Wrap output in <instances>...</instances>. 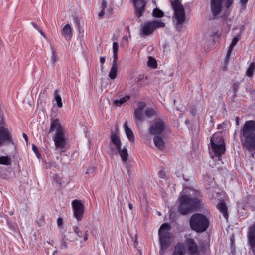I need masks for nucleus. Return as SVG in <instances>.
Here are the masks:
<instances>
[{
  "label": "nucleus",
  "mask_w": 255,
  "mask_h": 255,
  "mask_svg": "<svg viewBox=\"0 0 255 255\" xmlns=\"http://www.w3.org/2000/svg\"><path fill=\"white\" fill-rule=\"evenodd\" d=\"M199 192L195 190L188 188H184L179 198V212L182 215H185L199 208L202 204V201L199 199Z\"/></svg>",
  "instance_id": "nucleus-1"
},
{
  "label": "nucleus",
  "mask_w": 255,
  "mask_h": 255,
  "mask_svg": "<svg viewBox=\"0 0 255 255\" xmlns=\"http://www.w3.org/2000/svg\"><path fill=\"white\" fill-rule=\"evenodd\" d=\"M240 141L244 148L248 150L255 149V120L244 123L240 133Z\"/></svg>",
  "instance_id": "nucleus-2"
},
{
  "label": "nucleus",
  "mask_w": 255,
  "mask_h": 255,
  "mask_svg": "<svg viewBox=\"0 0 255 255\" xmlns=\"http://www.w3.org/2000/svg\"><path fill=\"white\" fill-rule=\"evenodd\" d=\"M53 132H55V134L53 139L56 149L64 148L66 144L64 136L65 131L64 128L61 125L58 119L51 118L50 119V125L49 128L45 130V134L48 135Z\"/></svg>",
  "instance_id": "nucleus-3"
},
{
  "label": "nucleus",
  "mask_w": 255,
  "mask_h": 255,
  "mask_svg": "<svg viewBox=\"0 0 255 255\" xmlns=\"http://www.w3.org/2000/svg\"><path fill=\"white\" fill-rule=\"evenodd\" d=\"M211 148L210 154L213 159L217 158L220 160V155L223 154L225 151V144L223 138V134L221 132L214 133L210 139Z\"/></svg>",
  "instance_id": "nucleus-4"
},
{
  "label": "nucleus",
  "mask_w": 255,
  "mask_h": 255,
  "mask_svg": "<svg viewBox=\"0 0 255 255\" xmlns=\"http://www.w3.org/2000/svg\"><path fill=\"white\" fill-rule=\"evenodd\" d=\"M172 8L174 10V16L173 20L175 23L177 30L180 31L182 25L185 20V12L183 5L181 4L180 0H176L172 2Z\"/></svg>",
  "instance_id": "nucleus-5"
},
{
  "label": "nucleus",
  "mask_w": 255,
  "mask_h": 255,
  "mask_svg": "<svg viewBox=\"0 0 255 255\" xmlns=\"http://www.w3.org/2000/svg\"><path fill=\"white\" fill-rule=\"evenodd\" d=\"M190 225L192 229L198 232H202L205 231L208 228L209 221L205 216L195 213L190 218Z\"/></svg>",
  "instance_id": "nucleus-6"
},
{
  "label": "nucleus",
  "mask_w": 255,
  "mask_h": 255,
  "mask_svg": "<svg viewBox=\"0 0 255 255\" xmlns=\"http://www.w3.org/2000/svg\"><path fill=\"white\" fill-rule=\"evenodd\" d=\"M169 230L170 226L167 223L162 224L159 229L158 235L161 246V250L159 252L160 255L164 254V251L171 243L172 235L169 232Z\"/></svg>",
  "instance_id": "nucleus-7"
},
{
  "label": "nucleus",
  "mask_w": 255,
  "mask_h": 255,
  "mask_svg": "<svg viewBox=\"0 0 255 255\" xmlns=\"http://www.w3.org/2000/svg\"><path fill=\"white\" fill-rule=\"evenodd\" d=\"M111 141L115 147L123 163H126L128 157V154L125 146L122 147V142L117 132L112 133L111 135Z\"/></svg>",
  "instance_id": "nucleus-8"
},
{
  "label": "nucleus",
  "mask_w": 255,
  "mask_h": 255,
  "mask_svg": "<svg viewBox=\"0 0 255 255\" xmlns=\"http://www.w3.org/2000/svg\"><path fill=\"white\" fill-rule=\"evenodd\" d=\"M165 26V23L159 20L147 22L141 26L140 34L147 36L151 34L156 29L164 27Z\"/></svg>",
  "instance_id": "nucleus-9"
},
{
  "label": "nucleus",
  "mask_w": 255,
  "mask_h": 255,
  "mask_svg": "<svg viewBox=\"0 0 255 255\" xmlns=\"http://www.w3.org/2000/svg\"><path fill=\"white\" fill-rule=\"evenodd\" d=\"M234 0H224L225 6L230 7ZM222 9V0H211V10L214 16L218 15Z\"/></svg>",
  "instance_id": "nucleus-10"
},
{
  "label": "nucleus",
  "mask_w": 255,
  "mask_h": 255,
  "mask_svg": "<svg viewBox=\"0 0 255 255\" xmlns=\"http://www.w3.org/2000/svg\"><path fill=\"white\" fill-rule=\"evenodd\" d=\"M166 128L165 121L161 119H155L149 128V132L151 134H159L164 131Z\"/></svg>",
  "instance_id": "nucleus-11"
},
{
  "label": "nucleus",
  "mask_w": 255,
  "mask_h": 255,
  "mask_svg": "<svg viewBox=\"0 0 255 255\" xmlns=\"http://www.w3.org/2000/svg\"><path fill=\"white\" fill-rule=\"evenodd\" d=\"M12 136L9 129L3 126L0 127V147L3 144L12 143Z\"/></svg>",
  "instance_id": "nucleus-12"
},
{
  "label": "nucleus",
  "mask_w": 255,
  "mask_h": 255,
  "mask_svg": "<svg viewBox=\"0 0 255 255\" xmlns=\"http://www.w3.org/2000/svg\"><path fill=\"white\" fill-rule=\"evenodd\" d=\"M74 210V216L78 221H81L84 212V205L81 202L78 200H74L72 202Z\"/></svg>",
  "instance_id": "nucleus-13"
},
{
  "label": "nucleus",
  "mask_w": 255,
  "mask_h": 255,
  "mask_svg": "<svg viewBox=\"0 0 255 255\" xmlns=\"http://www.w3.org/2000/svg\"><path fill=\"white\" fill-rule=\"evenodd\" d=\"M146 104L144 102H139L137 108L134 111V117L138 125L141 124L144 120L145 115L144 114L143 110Z\"/></svg>",
  "instance_id": "nucleus-14"
},
{
  "label": "nucleus",
  "mask_w": 255,
  "mask_h": 255,
  "mask_svg": "<svg viewBox=\"0 0 255 255\" xmlns=\"http://www.w3.org/2000/svg\"><path fill=\"white\" fill-rule=\"evenodd\" d=\"M134 8L138 17H140L144 11L146 2L145 0H132Z\"/></svg>",
  "instance_id": "nucleus-15"
},
{
  "label": "nucleus",
  "mask_w": 255,
  "mask_h": 255,
  "mask_svg": "<svg viewBox=\"0 0 255 255\" xmlns=\"http://www.w3.org/2000/svg\"><path fill=\"white\" fill-rule=\"evenodd\" d=\"M186 244L188 248V252L189 254L193 255L197 252L198 247L197 244L192 239H188L186 240Z\"/></svg>",
  "instance_id": "nucleus-16"
},
{
  "label": "nucleus",
  "mask_w": 255,
  "mask_h": 255,
  "mask_svg": "<svg viewBox=\"0 0 255 255\" xmlns=\"http://www.w3.org/2000/svg\"><path fill=\"white\" fill-rule=\"evenodd\" d=\"M61 33L66 40H71L72 36V29L70 24H67L64 26Z\"/></svg>",
  "instance_id": "nucleus-17"
},
{
  "label": "nucleus",
  "mask_w": 255,
  "mask_h": 255,
  "mask_svg": "<svg viewBox=\"0 0 255 255\" xmlns=\"http://www.w3.org/2000/svg\"><path fill=\"white\" fill-rule=\"evenodd\" d=\"M51 55L49 57L47 58V60L48 65L54 66L55 63L58 60V56L55 49L52 47H51Z\"/></svg>",
  "instance_id": "nucleus-18"
},
{
  "label": "nucleus",
  "mask_w": 255,
  "mask_h": 255,
  "mask_svg": "<svg viewBox=\"0 0 255 255\" xmlns=\"http://www.w3.org/2000/svg\"><path fill=\"white\" fill-rule=\"evenodd\" d=\"M118 64L117 61H113L112 65L109 73V76L111 79H115L117 75Z\"/></svg>",
  "instance_id": "nucleus-19"
},
{
  "label": "nucleus",
  "mask_w": 255,
  "mask_h": 255,
  "mask_svg": "<svg viewBox=\"0 0 255 255\" xmlns=\"http://www.w3.org/2000/svg\"><path fill=\"white\" fill-rule=\"evenodd\" d=\"M74 232L75 234L76 235V237L78 239V240L82 238L83 236L84 241H87L88 238V231H85L84 233L79 229L78 227H75L74 229Z\"/></svg>",
  "instance_id": "nucleus-20"
},
{
  "label": "nucleus",
  "mask_w": 255,
  "mask_h": 255,
  "mask_svg": "<svg viewBox=\"0 0 255 255\" xmlns=\"http://www.w3.org/2000/svg\"><path fill=\"white\" fill-rule=\"evenodd\" d=\"M124 129L128 139L130 141H133L134 138L133 133L128 126L127 122L124 123Z\"/></svg>",
  "instance_id": "nucleus-21"
},
{
  "label": "nucleus",
  "mask_w": 255,
  "mask_h": 255,
  "mask_svg": "<svg viewBox=\"0 0 255 255\" xmlns=\"http://www.w3.org/2000/svg\"><path fill=\"white\" fill-rule=\"evenodd\" d=\"M154 143L156 147L160 150H162L164 148V141L163 139L158 136H155L153 138Z\"/></svg>",
  "instance_id": "nucleus-22"
},
{
  "label": "nucleus",
  "mask_w": 255,
  "mask_h": 255,
  "mask_svg": "<svg viewBox=\"0 0 255 255\" xmlns=\"http://www.w3.org/2000/svg\"><path fill=\"white\" fill-rule=\"evenodd\" d=\"M217 208L222 213L224 217L227 219L228 218V214L227 213V207L226 204L224 203H219L217 205Z\"/></svg>",
  "instance_id": "nucleus-23"
},
{
  "label": "nucleus",
  "mask_w": 255,
  "mask_h": 255,
  "mask_svg": "<svg viewBox=\"0 0 255 255\" xmlns=\"http://www.w3.org/2000/svg\"><path fill=\"white\" fill-rule=\"evenodd\" d=\"M238 40H239V39L237 37H234L233 39V40L230 44V45L229 47V49L228 50V51H227V54L226 56V58L227 59H228L229 58V57L230 56V55H231V53L233 50V48L236 45V44L238 42Z\"/></svg>",
  "instance_id": "nucleus-24"
},
{
  "label": "nucleus",
  "mask_w": 255,
  "mask_h": 255,
  "mask_svg": "<svg viewBox=\"0 0 255 255\" xmlns=\"http://www.w3.org/2000/svg\"><path fill=\"white\" fill-rule=\"evenodd\" d=\"M184 249L181 244H178L175 247L173 255H184Z\"/></svg>",
  "instance_id": "nucleus-25"
},
{
  "label": "nucleus",
  "mask_w": 255,
  "mask_h": 255,
  "mask_svg": "<svg viewBox=\"0 0 255 255\" xmlns=\"http://www.w3.org/2000/svg\"><path fill=\"white\" fill-rule=\"evenodd\" d=\"M112 49L113 53V61H118V53L119 50V44L117 42L113 43Z\"/></svg>",
  "instance_id": "nucleus-26"
},
{
  "label": "nucleus",
  "mask_w": 255,
  "mask_h": 255,
  "mask_svg": "<svg viewBox=\"0 0 255 255\" xmlns=\"http://www.w3.org/2000/svg\"><path fill=\"white\" fill-rule=\"evenodd\" d=\"M255 69V63L254 62H252L249 65L248 68L246 70V75L249 77H251L253 75Z\"/></svg>",
  "instance_id": "nucleus-27"
},
{
  "label": "nucleus",
  "mask_w": 255,
  "mask_h": 255,
  "mask_svg": "<svg viewBox=\"0 0 255 255\" xmlns=\"http://www.w3.org/2000/svg\"><path fill=\"white\" fill-rule=\"evenodd\" d=\"M53 180L56 182V183L59 184V185H62L65 183V182L63 179V177L60 174H55L53 176Z\"/></svg>",
  "instance_id": "nucleus-28"
},
{
  "label": "nucleus",
  "mask_w": 255,
  "mask_h": 255,
  "mask_svg": "<svg viewBox=\"0 0 255 255\" xmlns=\"http://www.w3.org/2000/svg\"><path fill=\"white\" fill-rule=\"evenodd\" d=\"M54 98L57 103L58 106L60 108L62 107L63 104L62 102L61 98L57 90H55L54 92Z\"/></svg>",
  "instance_id": "nucleus-29"
},
{
  "label": "nucleus",
  "mask_w": 255,
  "mask_h": 255,
  "mask_svg": "<svg viewBox=\"0 0 255 255\" xmlns=\"http://www.w3.org/2000/svg\"><path fill=\"white\" fill-rule=\"evenodd\" d=\"M11 164V160L7 156L0 157V164L9 165Z\"/></svg>",
  "instance_id": "nucleus-30"
},
{
  "label": "nucleus",
  "mask_w": 255,
  "mask_h": 255,
  "mask_svg": "<svg viewBox=\"0 0 255 255\" xmlns=\"http://www.w3.org/2000/svg\"><path fill=\"white\" fill-rule=\"evenodd\" d=\"M130 97L129 96L126 95L121 98H120L119 100H115L114 102V104L116 105L117 106H120L124 103L127 102L128 101Z\"/></svg>",
  "instance_id": "nucleus-31"
},
{
  "label": "nucleus",
  "mask_w": 255,
  "mask_h": 255,
  "mask_svg": "<svg viewBox=\"0 0 255 255\" xmlns=\"http://www.w3.org/2000/svg\"><path fill=\"white\" fill-rule=\"evenodd\" d=\"M64 238L68 241H72L75 239L78 240L77 237H75V233L72 232L67 233L64 235Z\"/></svg>",
  "instance_id": "nucleus-32"
},
{
  "label": "nucleus",
  "mask_w": 255,
  "mask_h": 255,
  "mask_svg": "<svg viewBox=\"0 0 255 255\" xmlns=\"http://www.w3.org/2000/svg\"><path fill=\"white\" fill-rule=\"evenodd\" d=\"M164 13L158 8H155L153 11V16L155 17L160 18L163 17Z\"/></svg>",
  "instance_id": "nucleus-33"
},
{
  "label": "nucleus",
  "mask_w": 255,
  "mask_h": 255,
  "mask_svg": "<svg viewBox=\"0 0 255 255\" xmlns=\"http://www.w3.org/2000/svg\"><path fill=\"white\" fill-rule=\"evenodd\" d=\"M155 114L156 111L152 108H147L145 112V115L148 117H150Z\"/></svg>",
  "instance_id": "nucleus-34"
},
{
  "label": "nucleus",
  "mask_w": 255,
  "mask_h": 255,
  "mask_svg": "<svg viewBox=\"0 0 255 255\" xmlns=\"http://www.w3.org/2000/svg\"><path fill=\"white\" fill-rule=\"evenodd\" d=\"M148 65L149 67L156 68L157 65L156 60L152 57H150L148 61Z\"/></svg>",
  "instance_id": "nucleus-35"
},
{
  "label": "nucleus",
  "mask_w": 255,
  "mask_h": 255,
  "mask_svg": "<svg viewBox=\"0 0 255 255\" xmlns=\"http://www.w3.org/2000/svg\"><path fill=\"white\" fill-rule=\"evenodd\" d=\"M248 236H255V226L253 225L249 229Z\"/></svg>",
  "instance_id": "nucleus-36"
},
{
  "label": "nucleus",
  "mask_w": 255,
  "mask_h": 255,
  "mask_svg": "<svg viewBox=\"0 0 255 255\" xmlns=\"http://www.w3.org/2000/svg\"><path fill=\"white\" fill-rule=\"evenodd\" d=\"M248 242L250 246L253 248L255 247V236H248Z\"/></svg>",
  "instance_id": "nucleus-37"
},
{
  "label": "nucleus",
  "mask_w": 255,
  "mask_h": 255,
  "mask_svg": "<svg viewBox=\"0 0 255 255\" xmlns=\"http://www.w3.org/2000/svg\"><path fill=\"white\" fill-rule=\"evenodd\" d=\"M183 168L181 165H179L178 168L176 167V173L178 177H180L183 175Z\"/></svg>",
  "instance_id": "nucleus-38"
},
{
  "label": "nucleus",
  "mask_w": 255,
  "mask_h": 255,
  "mask_svg": "<svg viewBox=\"0 0 255 255\" xmlns=\"http://www.w3.org/2000/svg\"><path fill=\"white\" fill-rule=\"evenodd\" d=\"M210 37L212 39H214L215 37H218L219 34L217 31H213L212 32H210L209 33Z\"/></svg>",
  "instance_id": "nucleus-39"
},
{
  "label": "nucleus",
  "mask_w": 255,
  "mask_h": 255,
  "mask_svg": "<svg viewBox=\"0 0 255 255\" xmlns=\"http://www.w3.org/2000/svg\"><path fill=\"white\" fill-rule=\"evenodd\" d=\"M57 225L59 227H61L63 224V219L62 218H59L57 219Z\"/></svg>",
  "instance_id": "nucleus-40"
},
{
  "label": "nucleus",
  "mask_w": 255,
  "mask_h": 255,
  "mask_svg": "<svg viewBox=\"0 0 255 255\" xmlns=\"http://www.w3.org/2000/svg\"><path fill=\"white\" fill-rule=\"evenodd\" d=\"M32 150L36 154L37 156L38 157V149H37V147L34 144H32Z\"/></svg>",
  "instance_id": "nucleus-41"
},
{
  "label": "nucleus",
  "mask_w": 255,
  "mask_h": 255,
  "mask_svg": "<svg viewBox=\"0 0 255 255\" xmlns=\"http://www.w3.org/2000/svg\"><path fill=\"white\" fill-rule=\"evenodd\" d=\"M107 2L106 0H103L102 3V9H103V10H105L106 8L107 7Z\"/></svg>",
  "instance_id": "nucleus-42"
},
{
  "label": "nucleus",
  "mask_w": 255,
  "mask_h": 255,
  "mask_svg": "<svg viewBox=\"0 0 255 255\" xmlns=\"http://www.w3.org/2000/svg\"><path fill=\"white\" fill-rule=\"evenodd\" d=\"M158 176H159V177H160L161 178H164L165 177V173L164 171L163 170H160L159 172V173H158Z\"/></svg>",
  "instance_id": "nucleus-43"
},
{
  "label": "nucleus",
  "mask_w": 255,
  "mask_h": 255,
  "mask_svg": "<svg viewBox=\"0 0 255 255\" xmlns=\"http://www.w3.org/2000/svg\"><path fill=\"white\" fill-rule=\"evenodd\" d=\"M248 0H240V4L242 5V7L243 8H244L245 7V5L248 2Z\"/></svg>",
  "instance_id": "nucleus-44"
},
{
  "label": "nucleus",
  "mask_w": 255,
  "mask_h": 255,
  "mask_svg": "<svg viewBox=\"0 0 255 255\" xmlns=\"http://www.w3.org/2000/svg\"><path fill=\"white\" fill-rule=\"evenodd\" d=\"M95 170V167L94 166L90 167L87 169V173H93Z\"/></svg>",
  "instance_id": "nucleus-45"
},
{
  "label": "nucleus",
  "mask_w": 255,
  "mask_h": 255,
  "mask_svg": "<svg viewBox=\"0 0 255 255\" xmlns=\"http://www.w3.org/2000/svg\"><path fill=\"white\" fill-rule=\"evenodd\" d=\"M61 248H67V243H66V242L64 240V239L61 241Z\"/></svg>",
  "instance_id": "nucleus-46"
},
{
  "label": "nucleus",
  "mask_w": 255,
  "mask_h": 255,
  "mask_svg": "<svg viewBox=\"0 0 255 255\" xmlns=\"http://www.w3.org/2000/svg\"><path fill=\"white\" fill-rule=\"evenodd\" d=\"M45 98H46V90H44L40 94V98L44 99Z\"/></svg>",
  "instance_id": "nucleus-47"
},
{
  "label": "nucleus",
  "mask_w": 255,
  "mask_h": 255,
  "mask_svg": "<svg viewBox=\"0 0 255 255\" xmlns=\"http://www.w3.org/2000/svg\"><path fill=\"white\" fill-rule=\"evenodd\" d=\"M104 14H105V10H103V9H102L101 12L99 13V17L100 18L103 17Z\"/></svg>",
  "instance_id": "nucleus-48"
},
{
  "label": "nucleus",
  "mask_w": 255,
  "mask_h": 255,
  "mask_svg": "<svg viewBox=\"0 0 255 255\" xmlns=\"http://www.w3.org/2000/svg\"><path fill=\"white\" fill-rule=\"evenodd\" d=\"M22 135H23V137L24 139H25V141L27 143L28 137H27V135L25 133H23L22 134Z\"/></svg>",
  "instance_id": "nucleus-49"
},
{
  "label": "nucleus",
  "mask_w": 255,
  "mask_h": 255,
  "mask_svg": "<svg viewBox=\"0 0 255 255\" xmlns=\"http://www.w3.org/2000/svg\"><path fill=\"white\" fill-rule=\"evenodd\" d=\"M100 63L102 64H103L105 62V57H101V58L100 59Z\"/></svg>",
  "instance_id": "nucleus-50"
},
{
  "label": "nucleus",
  "mask_w": 255,
  "mask_h": 255,
  "mask_svg": "<svg viewBox=\"0 0 255 255\" xmlns=\"http://www.w3.org/2000/svg\"><path fill=\"white\" fill-rule=\"evenodd\" d=\"M45 168H49L51 167V164L50 163H46L45 164Z\"/></svg>",
  "instance_id": "nucleus-51"
},
{
  "label": "nucleus",
  "mask_w": 255,
  "mask_h": 255,
  "mask_svg": "<svg viewBox=\"0 0 255 255\" xmlns=\"http://www.w3.org/2000/svg\"><path fill=\"white\" fill-rule=\"evenodd\" d=\"M32 25H33V26L35 29H37L38 30H39V29H38V27L37 25L35 23L32 22Z\"/></svg>",
  "instance_id": "nucleus-52"
},
{
  "label": "nucleus",
  "mask_w": 255,
  "mask_h": 255,
  "mask_svg": "<svg viewBox=\"0 0 255 255\" xmlns=\"http://www.w3.org/2000/svg\"><path fill=\"white\" fill-rule=\"evenodd\" d=\"M38 31L40 32V33L43 36V37L46 38L45 34L43 33V32L41 30H38Z\"/></svg>",
  "instance_id": "nucleus-53"
},
{
  "label": "nucleus",
  "mask_w": 255,
  "mask_h": 255,
  "mask_svg": "<svg viewBox=\"0 0 255 255\" xmlns=\"http://www.w3.org/2000/svg\"><path fill=\"white\" fill-rule=\"evenodd\" d=\"M123 40L127 41L128 40V37L127 36H124L123 38Z\"/></svg>",
  "instance_id": "nucleus-54"
},
{
  "label": "nucleus",
  "mask_w": 255,
  "mask_h": 255,
  "mask_svg": "<svg viewBox=\"0 0 255 255\" xmlns=\"http://www.w3.org/2000/svg\"><path fill=\"white\" fill-rule=\"evenodd\" d=\"M128 205H129V208H130V209L131 210L133 208L132 205L131 203H129Z\"/></svg>",
  "instance_id": "nucleus-55"
},
{
  "label": "nucleus",
  "mask_w": 255,
  "mask_h": 255,
  "mask_svg": "<svg viewBox=\"0 0 255 255\" xmlns=\"http://www.w3.org/2000/svg\"><path fill=\"white\" fill-rule=\"evenodd\" d=\"M223 126V125H219L218 127V129H222V127Z\"/></svg>",
  "instance_id": "nucleus-56"
},
{
  "label": "nucleus",
  "mask_w": 255,
  "mask_h": 255,
  "mask_svg": "<svg viewBox=\"0 0 255 255\" xmlns=\"http://www.w3.org/2000/svg\"><path fill=\"white\" fill-rule=\"evenodd\" d=\"M236 124H237V125H239V121L238 120V118L237 117L236 118Z\"/></svg>",
  "instance_id": "nucleus-57"
},
{
  "label": "nucleus",
  "mask_w": 255,
  "mask_h": 255,
  "mask_svg": "<svg viewBox=\"0 0 255 255\" xmlns=\"http://www.w3.org/2000/svg\"><path fill=\"white\" fill-rule=\"evenodd\" d=\"M191 114H192L193 115H195V113H194V111H192V112H191Z\"/></svg>",
  "instance_id": "nucleus-58"
},
{
  "label": "nucleus",
  "mask_w": 255,
  "mask_h": 255,
  "mask_svg": "<svg viewBox=\"0 0 255 255\" xmlns=\"http://www.w3.org/2000/svg\"><path fill=\"white\" fill-rule=\"evenodd\" d=\"M43 220H41V223H40V225L43 224Z\"/></svg>",
  "instance_id": "nucleus-59"
}]
</instances>
